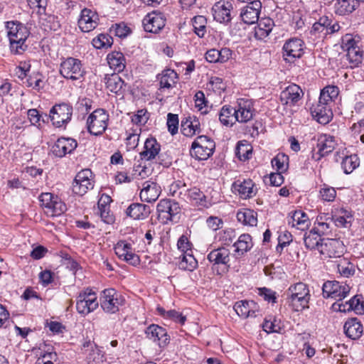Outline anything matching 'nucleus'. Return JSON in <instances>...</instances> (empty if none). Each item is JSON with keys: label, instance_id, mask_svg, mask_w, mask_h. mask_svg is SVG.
Segmentation results:
<instances>
[{"label": "nucleus", "instance_id": "obj_37", "mask_svg": "<svg viewBox=\"0 0 364 364\" xmlns=\"http://www.w3.org/2000/svg\"><path fill=\"white\" fill-rule=\"evenodd\" d=\"M161 144L154 137H149L144 142V150L140 153L141 159L151 161L159 157Z\"/></svg>", "mask_w": 364, "mask_h": 364}, {"label": "nucleus", "instance_id": "obj_33", "mask_svg": "<svg viewBox=\"0 0 364 364\" xmlns=\"http://www.w3.org/2000/svg\"><path fill=\"white\" fill-rule=\"evenodd\" d=\"M151 213V207L141 203H132L125 210L126 216L134 220H145Z\"/></svg>", "mask_w": 364, "mask_h": 364}, {"label": "nucleus", "instance_id": "obj_26", "mask_svg": "<svg viewBox=\"0 0 364 364\" xmlns=\"http://www.w3.org/2000/svg\"><path fill=\"white\" fill-rule=\"evenodd\" d=\"M332 309L340 312L353 311L355 314H364V300L361 294L353 296L349 301L341 303H334Z\"/></svg>", "mask_w": 364, "mask_h": 364}, {"label": "nucleus", "instance_id": "obj_64", "mask_svg": "<svg viewBox=\"0 0 364 364\" xmlns=\"http://www.w3.org/2000/svg\"><path fill=\"white\" fill-rule=\"evenodd\" d=\"M292 242V235L288 231L281 232L278 236V245L276 247L277 252L281 253L284 247Z\"/></svg>", "mask_w": 364, "mask_h": 364}, {"label": "nucleus", "instance_id": "obj_7", "mask_svg": "<svg viewBox=\"0 0 364 364\" xmlns=\"http://www.w3.org/2000/svg\"><path fill=\"white\" fill-rule=\"evenodd\" d=\"M215 143L206 135H200L193 141L190 149L191 156L198 161L207 160L214 153Z\"/></svg>", "mask_w": 364, "mask_h": 364}, {"label": "nucleus", "instance_id": "obj_61", "mask_svg": "<svg viewBox=\"0 0 364 364\" xmlns=\"http://www.w3.org/2000/svg\"><path fill=\"white\" fill-rule=\"evenodd\" d=\"M150 117V113L147 111L146 109H141L137 110L135 113H134L131 117V121L137 127H139V131L141 132V127L145 125Z\"/></svg>", "mask_w": 364, "mask_h": 364}, {"label": "nucleus", "instance_id": "obj_28", "mask_svg": "<svg viewBox=\"0 0 364 364\" xmlns=\"http://www.w3.org/2000/svg\"><path fill=\"white\" fill-rule=\"evenodd\" d=\"M178 73L173 69L166 68L156 75L159 82V90L161 92L168 91L175 87L178 82Z\"/></svg>", "mask_w": 364, "mask_h": 364}, {"label": "nucleus", "instance_id": "obj_16", "mask_svg": "<svg viewBox=\"0 0 364 364\" xmlns=\"http://www.w3.org/2000/svg\"><path fill=\"white\" fill-rule=\"evenodd\" d=\"M337 145L333 136L327 134H321L317 139V151H312L311 158L315 161H319L323 157L331 154Z\"/></svg>", "mask_w": 364, "mask_h": 364}, {"label": "nucleus", "instance_id": "obj_1", "mask_svg": "<svg viewBox=\"0 0 364 364\" xmlns=\"http://www.w3.org/2000/svg\"><path fill=\"white\" fill-rule=\"evenodd\" d=\"M6 29L11 53L16 55H22L28 49L26 42L30 36L29 29L18 21H7Z\"/></svg>", "mask_w": 364, "mask_h": 364}, {"label": "nucleus", "instance_id": "obj_17", "mask_svg": "<svg viewBox=\"0 0 364 364\" xmlns=\"http://www.w3.org/2000/svg\"><path fill=\"white\" fill-rule=\"evenodd\" d=\"M232 11L233 3L230 0H220L215 2L211 9L213 19L225 25L231 22Z\"/></svg>", "mask_w": 364, "mask_h": 364}, {"label": "nucleus", "instance_id": "obj_50", "mask_svg": "<svg viewBox=\"0 0 364 364\" xmlns=\"http://www.w3.org/2000/svg\"><path fill=\"white\" fill-rule=\"evenodd\" d=\"M187 190L186 183L183 181L176 180L169 185L168 194L173 197L186 201Z\"/></svg>", "mask_w": 364, "mask_h": 364}, {"label": "nucleus", "instance_id": "obj_36", "mask_svg": "<svg viewBox=\"0 0 364 364\" xmlns=\"http://www.w3.org/2000/svg\"><path fill=\"white\" fill-rule=\"evenodd\" d=\"M256 23L257 26L254 28V36L260 41L268 37L274 26L273 19L269 17L259 18Z\"/></svg>", "mask_w": 364, "mask_h": 364}, {"label": "nucleus", "instance_id": "obj_29", "mask_svg": "<svg viewBox=\"0 0 364 364\" xmlns=\"http://www.w3.org/2000/svg\"><path fill=\"white\" fill-rule=\"evenodd\" d=\"M310 109L312 117L320 124H326L333 119L332 107L320 100L313 105Z\"/></svg>", "mask_w": 364, "mask_h": 364}, {"label": "nucleus", "instance_id": "obj_20", "mask_svg": "<svg viewBox=\"0 0 364 364\" xmlns=\"http://www.w3.org/2000/svg\"><path fill=\"white\" fill-rule=\"evenodd\" d=\"M232 192L241 199H250L256 196L258 189L251 178L237 179L232 184Z\"/></svg>", "mask_w": 364, "mask_h": 364}, {"label": "nucleus", "instance_id": "obj_31", "mask_svg": "<svg viewBox=\"0 0 364 364\" xmlns=\"http://www.w3.org/2000/svg\"><path fill=\"white\" fill-rule=\"evenodd\" d=\"M161 193V186L153 181H146L142 183V188L139 193L141 201L147 203L155 202Z\"/></svg>", "mask_w": 364, "mask_h": 364}, {"label": "nucleus", "instance_id": "obj_49", "mask_svg": "<svg viewBox=\"0 0 364 364\" xmlns=\"http://www.w3.org/2000/svg\"><path fill=\"white\" fill-rule=\"evenodd\" d=\"M303 239L307 249L319 252L320 245L323 244L324 238H321V235L311 229L309 232H305Z\"/></svg>", "mask_w": 364, "mask_h": 364}, {"label": "nucleus", "instance_id": "obj_38", "mask_svg": "<svg viewBox=\"0 0 364 364\" xmlns=\"http://www.w3.org/2000/svg\"><path fill=\"white\" fill-rule=\"evenodd\" d=\"M343 331L347 337L352 340H356L362 336L363 326L358 318H350L345 322Z\"/></svg>", "mask_w": 364, "mask_h": 364}, {"label": "nucleus", "instance_id": "obj_13", "mask_svg": "<svg viewBox=\"0 0 364 364\" xmlns=\"http://www.w3.org/2000/svg\"><path fill=\"white\" fill-rule=\"evenodd\" d=\"M95 186V176L89 168L82 169L75 176L72 185L73 193L82 196Z\"/></svg>", "mask_w": 364, "mask_h": 364}, {"label": "nucleus", "instance_id": "obj_40", "mask_svg": "<svg viewBox=\"0 0 364 364\" xmlns=\"http://www.w3.org/2000/svg\"><path fill=\"white\" fill-rule=\"evenodd\" d=\"M262 9V5L247 4L240 9V17L246 24H253L258 21Z\"/></svg>", "mask_w": 364, "mask_h": 364}, {"label": "nucleus", "instance_id": "obj_2", "mask_svg": "<svg viewBox=\"0 0 364 364\" xmlns=\"http://www.w3.org/2000/svg\"><path fill=\"white\" fill-rule=\"evenodd\" d=\"M342 48L346 52V58L350 68L359 67L364 59L360 37L347 33L342 37Z\"/></svg>", "mask_w": 364, "mask_h": 364}, {"label": "nucleus", "instance_id": "obj_19", "mask_svg": "<svg viewBox=\"0 0 364 364\" xmlns=\"http://www.w3.org/2000/svg\"><path fill=\"white\" fill-rule=\"evenodd\" d=\"M235 120L239 123H247L251 121L255 114L254 102L252 100L237 99L235 105Z\"/></svg>", "mask_w": 364, "mask_h": 364}, {"label": "nucleus", "instance_id": "obj_8", "mask_svg": "<svg viewBox=\"0 0 364 364\" xmlns=\"http://www.w3.org/2000/svg\"><path fill=\"white\" fill-rule=\"evenodd\" d=\"M73 107L69 102L55 104L49 112V117L52 124L56 128H65L71 121Z\"/></svg>", "mask_w": 364, "mask_h": 364}, {"label": "nucleus", "instance_id": "obj_58", "mask_svg": "<svg viewBox=\"0 0 364 364\" xmlns=\"http://www.w3.org/2000/svg\"><path fill=\"white\" fill-rule=\"evenodd\" d=\"M178 267L181 269L193 272L198 267V261L194 257L193 252L183 254L181 260L178 262Z\"/></svg>", "mask_w": 364, "mask_h": 364}, {"label": "nucleus", "instance_id": "obj_22", "mask_svg": "<svg viewBox=\"0 0 364 364\" xmlns=\"http://www.w3.org/2000/svg\"><path fill=\"white\" fill-rule=\"evenodd\" d=\"M166 22L165 15L159 11L147 14L142 20L144 31L153 33H157L161 31L164 28Z\"/></svg>", "mask_w": 364, "mask_h": 364}, {"label": "nucleus", "instance_id": "obj_34", "mask_svg": "<svg viewBox=\"0 0 364 364\" xmlns=\"http://www.w3.org/2000/svg\"><path fill=\"white\" fill-rule=\"evenodd\" d=\"M288 223L292 228L301 231L308 230L311 225L309 215L302 210H296L291 212Z\"/></svg>", "mask_w": 364, "mask_h": 364}, {"label": "nucleus", "instance_id": "obj_25", "mask_svg": "<svg viewBox=\"0 0 364 364\" xmlns=\"http://www.w3.org/2000/svg\"><path fill=\"white\" fill-rule=\"evenodd\" d=\"M335 161H341V168L346 174L351 173L360 165V159L356 154L348 155L346 149H339L334 154Z\"/></svg>", "mask_w": 364, "mask_h": 364}, {"label": "nucleus", "instance_id": "obj_41", "mask_svg": "<svg viewBox=\"0 0 364 364\" xmlns=\"http://www.w3.org/2000/svg\"><path fill=\"white\" fill-rule=\"evenodd\" d=\"M188 200L198 207L208 208L210 206L206 196L197 187L188 188L186 201Z\"/></svg>", "mask_w": 364, "mask_h": 364}, {"label": "nucleus", "instance_id": "obj_54", "mask_svg": "<svg viewBox=\"0 0 364 364\" xmlns=\"http://www.w3.org/2000/svg\"><path fill=\"white\" fill-rule=\"evenodd\" d=\"M156 311L164 318L171 320L181 325H183L186 321L185 316L174 309L166 311L163 307L159 306L156 308Z\"/></svg>", "mask_w": 364, "mask_h": 364}, {"label": "nucleus", "instance_id": "obj_14", "mask_svg": "<svg viewBox=\"0 0 364 364\" xmlns=\"http://www.w3.org/2000/svg\"><path fill=\"white\" fill-rule=\"evenodd\" d=\"M350 287L346 283L336 280L326 281L322 287V293L324 298H331L336 301L341 303L349 294Z\"/></svg>", "mask_w": 364, "mask_h": 364}, {"label": "nucleus", "instance_id": "obj_56", "mask_svg": "<svg viewBox=\"0 0 364 364\" xmlns=\"http://www.w3.org/2000/svg\"><path fill=\"white\" fill-rule=\"evenodd\" d=\"M43 75L40 72H33L29 74L25 82L28 87L39 92L44 87Z\"/></svg>", "mask_w": 364, "mask_h": 364}, {"label": "nucleus", "instance_id": "obj_53", "mask_svg": "<svg viewBox=\"0 0 364 364\" xmlns=\"http://www.w3.org/2000/svg\"><path fill=\"white\" fill-rule=\"evenodd\" d=\"M357 0H337L335 5L336 13L339 15H346L352 13L358 7Z\"/></svg>", "mask_w": 364, "mask_h": 364}, {"label": "nucleus", "instance_id": "obj_46", "mask_svg": "<svg viewBox=\"0 0 364 364\" xmlns=\"http://www.w3.org/2000/svg\"><path fill=\"white\" fill-rule=\"evenodd\" d=\"M207 258L214 264L227 265L230 262V251L225 247L215 249L208 255Z\"/></svg>", "mask_w": 364, "mask_h": 364}, {"label": "nucleus", "instance_id": "obj_45", "mask_svg": "<svg viewBox=\"0 0 364 364\" xmlns=\"http://www.w3.org/2000/svg\"><path fill=\"white\" fill-rule=\"evenodd\" d=\"M339 92L340 90L337 86L326 85L321 90L318 100L333 107L338 97Z\"/></svg>", "mask_w": 364, "mask_h": 364}, {"label": "nucleus", "instance_id": "obj_11", "mask_svg": "<svg viewBox=\"0 0 364 364\" xmlns=\"http://www.w3.org/2000/svg\"><path fill=\"white\" fill-rule=\"evenodd\" d=\"M98 306L97 294L90 288H86L80 291L76 298V310L83 316L93 312Z\"/></svg>", "mask_w": 364, "mask_h": 364}, {"label": "nucleus", "instance_id": "obj_39", "mask_svg": "<svg viewBox=\"0 0 364 364\" xmlns=\"http://www.w3.org/2000/svg\"><path fill=\"white\" fill-rule=\"evenodd\" d=\"M181 132L183 135L187 137L193 136L200 132V123L199 119L195 116H188L181 121Z\"/></svg>", "mask_w": 364, "mask_h": 364}, {"label": "nucleus", "instance_id": "obj_12", "mask_svg": "<svg viewBox=\"0 0 364 364\" xmlns=\"http://www.w3.org/2000/svg\"><path fill=\"white\" fill-rule=\"evenodd\" d=\"M304 95L301 87L291 83L281 91L279 95L280 104L285 109H291L294 107L299 106Z\"/></svg>", "mask_w": 364, "mask_h": 364}, {"label": "nucleus", "instance_id": "obj_57", "mask_svg": "<svg viewBox=\"0 0 364 364\" xmlns=\"http://www.w3.org/2000/svg\"><path fill=\"white\" fill-rule=\"evenodd\" d=\"M289 156L284 153H278L271 161L273 168L277 171L285 173L289 168Z\"/></svg>", "mask_w": 364, "mask_h": 364}, {"label": "nucleus", "instance_id": "obj_5", "mask_svg": "<svg viewBox=\"0 0 364 364\" xmlns=\"http://www.w3.org/2000/svg\"><path fill=\"white\" fill-rule=\"evenodd\" d=\"M60 75L66 80L75 81L84 77L86 71L82 61L73 57L63 58L59 65Z\"/></svg>", "mask_w": 364, "mask_h": 364}, {"label": "nucleus", "instance_id": "obj_4", "mask_svg": "<svg viewBox=\"0 0 364 364\" xmlns=\"http://www.w3.org/2000/svg\"><path fill=\"white\" fill-rule=\"evenodd\" d=\"M156 213L158 220L163 224L177 222L180 218L181 207L175 200L161 199L157 203Z\"/></svg>", "mask_w": 364, "mask_h": 364}, {"label": "nucleus", "instance_id": "obj_42", "mask_svg": "<svg viewBox=\"0 0 364 364\" xmlns=\"http://www.w3.org/2000/svg\"><path fill=\"white\" fill-rule=\"evenodd\" d=\"M312 229L321 237L328 235L332 231V219L327 215L320 214L316 217Z\"/></svg>", "mask_w": 364, "mask_h": 364}, {"label": "nucleus", "instance_id": "obj_51", "mask_svg": "<svg viewBox=\"0 0 364 364\" xmlns=\"http://www.w3.org/2000/svg\"><path fill=\"white\" fill-rule=\"evenodd\" d=\"M235 108L225 105L222 107L219 113V120L225 126L232 127L237 121L235 118Z\"/></svg>", "mask_w": 364, "mask_h": 364}, {"label": "nucleus", "instance_id": "obj_35", "mask_svg": "<svg viewBox=\"0 0 364 364\" xmlns=\"http://www.w3.org/2000/svg\"><path fill=\"white\" fill-rule=\"evenodd\" d=\"M236 314L242 318L256 317L258 306L254 301L242 300L237 301L234 306Z\"/></svg>", "mask_w": 364, "mask_h": 364}, {"label": "nucleus", "instance_id": "obj_9", "mask_svg": "<svg viewBox=\"0 0 364 364\" xmlns=\"http://www.w3.org/2000/svg\"><path fill=\"white\" fill-rule=\"evenodd\" d=\"M109 115L104 109L94 110L87 117V128L88 132L95 136H101L107 129Z\"/></svg>", "mask_w": 364, "mask_h": 364}, {"label": "nucleus", "instance_id": "obj_24", "mask_svg": "<svg viewBox=\"0 0 364 364\" xmlns=\"http://www.w3.org/2000/svg\"><path fill=\"white\" fill-rule=\"evenodd\" d=\"M345 252L343 242L338 239H323L320 245L319 253L325 257L336 258L341 257Z\"/></svg>", "mask_w": 364, "mask_h": 364}, {"label": "nucleus", "instance_id": "obj_23", "mask_svg": "<svg viewBox=\"0 0 364 364\" xmlns=\"http://www.w3.org/2000/svg\"><path fill=\"white\" fill-rule=\"evenodd\" d=\"M146 338L155 343L160 348H165L170 343V336L166 329L152 323L145 329Z\"/></svg>", "mask_w": 364, "mask_h": 364}, {"label": "nucleus", "instance_id": "obj_27", "mask_svg": "<svg viewBox=\"0 0 364 364\" xmlns=\"http://www.w3.org/2000/svg\"><path fill=\"white\" fill-rule=\"evenodd\" d=\"M77 146L75 139L70 137H60L51 146L52 154L59 158H63L71 154Z\"/></svg>", "mask_w": 364, "mask_h": 364}, {"label": "nucleus", "instance_id": "obj_15", "mask_svg": "<svg viewBox=\"0 0 364 364\" xmlns=\"http://www.w3.org/2000/svg\"><path fill=\"white\" fill-rule=\"evenodd\" d=\"M305 43L299 38H291L286 41L282 47L283 60L289 63H294L304 54Z\"/></svg>", "mask_w": 364, "mask_h": 364}, {"label": "nucleus", "instance_id": "obj_6", "mask_svg": "<svg viewBox=\"0 0 364 364\" xmlns=\"http://www.w3.org/2000/svg\"><path fill=\"white\" fill-rule=\"evenodd\" d=\"M124 304V297L114 288L105 289L100 293V304L106 314L117 313Z\"/></svg>", "mask_w": 364, "mask_h": 364}, {"label": "nucleus", "instance_id": "obj_48", "mask_svg": "<svg viewBox=\"0 0 364 364\" xmlns=\"http://www.w3.org/2000/svg\"><path fill=\"white\" fill-rule=\"evenodd\" d=\"M237 220L245 225L256 226L257 224V213L249 208H242L237 213Z\"/></svg>", "mask_w": 364, "mask_h": 364}, {"label": "nucleus", "instance_id": "obj_32", "mask_svg": "<svg viewBox=\"0 0 364 364\" xmlns=\"http://www.w3.org/2000/svg\"><path fill=\"white\" fill-rule=\"evenodd\" d=\"M106 89L118 95H123L128 84L117 73L106 74L103 78Z\"/></svg>", "mask_w": 364, "mask_h": 364}, {"label": "nucleus", "instance_id": "obj_60", "mask_svg": "<svg viewBox=\"0 0 364 364\" xmlns=\"http://www.w3.org/2000/svg\"><path fill=\"white\" fill-rule=\"evenodd\" d=\"M92 44L97 49L110 48L113 38L109 34L100 33L92 39Z\"/></svg>", "mask_w": 364, "mask_h": 364}, {"label": "nucleus", "instance_id": "obj_59", "mask_svg": "<svg viewBox=\"0 0 364 364\" xmlns=\"http://www.w3.org/2000/svg\"><path fill=\"white\" fill-rule=\"evenodd\" d=\"M194 33L199 37L203 38L206 33L207 19L204 16L198 15L192 18Z\"/></svg>", "mask_w": 364, "mask_h": 364}, {"label": "nucleus", "instance_id": "obj_62", "mask_svg": "<svg viewBox=\"0 0 364 364\" xmlns=\"http://www.w3.org/2000/svg\"><path fill=\"white\" fill-rule=\"evenodd\" d=\"M318 20L325 29V34L334 33L338 32L341 28L338 23L336 21L333 22V20L328 16H323L320 17Z\"/></svg>", "mask_w": 364, "mask_h": 364}, {"label": "nucleus", "instance_id": "obj_21", "mask_svg": "<svg viewBox=\"0 0 364 364\" xmlns=\"http://www.w3.org/2000/svg\"><path fill=\"white\" fill-rule=\"evenodd\" d=\"M100 18L95 9L84 8L81 10L77 19V25L81 31L88 33L97 27Z\"/></svg>", "mask_w": 364, "mask_h": 364}, {"label": "nucleus", "instance_id": "obj_10", "mask_svg": "<svg viewBox=\"0 0 364 364\" xmlns=\"http://www.w3.org/2000/svg\"><path fill=\"white\" fill-rule=\"evenodd\" d=\"M39 201L46 215L50 217L60 216L67 210L66 204L61 198L51 193H42Z\"/></svg>", "mask_w": 364, "mask_h": 364}, {"label": "nucleus", "instance_id": "obj_63", "mask_svg": "<svg viewBox=\"0 0 364 364\" xmlns=\"http://www.w3.org/2000/svg\"><path fill=\"white\" fill-rule=\"evenodd\" d=\"M321 199L326 202H333L336 197V191L333 187L323 184L319 191Z\"/></svg>", "mask_w": 364, "mask_h": 364}, {"label": "nucleus", "instance_id": "obj_44", "mask_svg": "<svg viewBox=\"0 0 364 364\" xmlns=\"http://www.w3.org/2000/svg\"><path fill=\"white\" fill-rule=\"evenodd\" d=\"M107 60L109 68L114 72L121 73L126 68V58L120 51H112L108 53Z\"/></svg>", "mask_w": 364, "mask_h": 364}, {"label": "nucleus", "instance_id": "obj_3", "mask_svg": "<svg viewBox=\"0 0 364 364\" xmlns=\"http://www.w3.org/2000/svg\"><path fill=\"white\" fill-rule=\"evenodd\" d=\"M288 292L290 305L295 311L309 308L311 294L307 284L303 282L296 283L289 287Z\"/></svg>", "mask_w": 364, "mask_h": 364}, {"label": "nucleus", "instance_id": "obj_30", "mask_svg": "<svg viewBox=\"0 0 364 364\" xmlns=\"http://www.w3.org/2000/svg\"><path fill=\"white\" fill-rule=\"evenodd\" d=\"M80 352L88 364H100L102 361V355L98 346L90 340L82 343Z\"/></svg>", "mask_w": 364, "mask_h": 364}, {"label": "nucleus", "instance_id": "obj_47", "mask_svg": "<svg viewBox=\"0 0 364 364\" xmlns=\"http://www.w3.org/2000/svg\"><path fill=\"white\" fill-rule=\"evenodd\" d=\"M235 252L237 257L242 256L253 247L252 237L249 234H242L234 243Z\"/></svg>", "mask_w": 364, "mask_h": 364}, {"label": "nucleus", "instance_id": "obj_52", "mask_svg": "<svg viewBox=\"0 0 364 364\" xmlns=\"http://www.w3.org/2000/svg\"><path fill=\"white\" fill-rule=\"evenodd\" d=\"M235 155L240 161H246L252 157V146L246 140L239 141L236 145Z\"/></svg>", "mask_w": 364, "mask_h": 364}, {"label": "nucleus", "instance_id": "obj_18", "mask_svg": "<svg viewBox=\"0 0 364 364\" xmlns=\"http://www.w3.org/2000/svg\"><path fill=\"white\" fill-rule=\"evenodd\" d=\"M114 250L119 259L125 261L134 267L140 264L139 257L135 254L132 244L127 240L118 241L114 246Z\"/></svg>", "mask_w": 364, "mask_h": 364}, {"label": "nucleus", "instance_id": "obj_55", "mask_svg": "<svg viewBox=\"0 0 364 364\" xmlns=\"http://www.w3.org/2000/svg\"><path fill=\"white\" fill-rule=\"evenodd\" d=\"M262 326L263 330L267 333H282V331H284V327L281 324V321L277 319L275 317L273 316H269V318H265Z\"/></svg>", "mask_w": 364, "mask_h": 364}, {"label": "nucleus", "instance_id": "obj_43", "mask_svg": "<svg viewBox=\"0 0 364 364\" xmlns=\"http://www.w3.org/2000/svg\"><path fill=\"white\" fill-rule=\"evenodd\" d=\"M353 215L351 212L344 208H336L332 210L331 219L332 222L337 227H347L350 224Z\"/></svg>", "mask_w": 364, "mask_h": 364}]
</instances>
